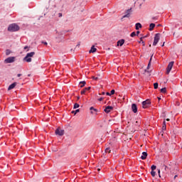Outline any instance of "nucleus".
<instances>
[{
  "instance_id": "nucleus-12",
  "label": "nucleus",
  "mask_w": 182,
  "mask_h": 182,
  "mask_svg": "<svg viewBox=\"0 0 182 182\" xmlns=\"http://www.w3.org/2000/svg\"><path fill=\"white\" fill-rule=\"evenodd\" d=\"M97 50V49L95 48V46H92L89 51V53H95V52H96Z\"/></svg>"
},
{
  "instance_id": "nucleus-17",
  "label": "nucleus",
  "mask_w": 182,
  "mask_h": 182,
  "mask_svg": "<svg viewBox=\"0 0 182 182\" xmlns=\"http://www.w3.org/2000/svg\"><path fill=\"white\" fill-rule=\"evenodd\" d=\"M155 27H156V24L151 23L149 25V31H153V29H154Z\"/></svg>"
},
{
  "instance_id": "nucleus-52",
  "label": "nucleus",
  "mask_w": 182,
  "mask_h": 182,
  "mask_svg": "<svg viewBox=\"0 0 182 182\" xmlns=\"http://www.w3.org/2000/svg\"><path fill=\"white\" fill-rule=\"evenodd\" d=\"M92 114H93V112H91Z\"/></svg>"
},
{
  "instance_id": "nucleus-2",
  "label": "nucleus",
  "mask_w": 182,
  "mask_h": 182,
  "mask_svg": "<svg viewBox=\"0 0 182 182\" xmlns=\"http://www.w3.org/2000/svg\"><path fill=\"white\" fill-rule=\"evenodd\" d=\"M34 55H35V52L28 53L26 55V58H23V60H25L28 63L32 62V58H33Z\"/></svg>"
},
{
  "instance_id": "nucleus-38",
  "label": "nucleus",
  "mask_w": 182,
  "mask_h": 182,
  "mask_svg": "<svg viewBox=\"0 0 182 182\" xmlns=\"http://www.w3.org/2000/svg\"><path fill=\"white\" fill-rule=\"evenodd\" d=\"M139 33H140V31H136V35L138 36V35H139Z\"/></svg>"
},
{
  "instance_id": "nucleus-29",
  "label": "nucleus",
  "mask_w": 182,
  "mask_h": 182,
  "mask_svg": "<svg viewBox=\"0 0 182 182\" xmlns=\"http://www.w3.org/2000/svg\"><path fill=\"white\" fill-rule=\"evenodd\" d=\"M162 130H166V121L164 122V125L162 126Z\"/></svg>"
},
{
  "instance_id": "nucleus-27",
  "label": "nucleus",
  "mask_w": 182,
  "mask_h": 182,
  "mask_svg": "<svg viewBox=\"0 0 182 182\" xmlns=\"http://www.w3.org/2000/svg\"><path fill=\"white\" fill-rule=\"evenodd\" d=\"M151 174L152 177H155L156 176V171H151Z\"/></svg>"
},
{
  "instance_id": "nucleus-37",
  "label": "nucleus",
  "mask_w": 182,
  "mask_h": 182,
  "mask_svg": "<svg viewBox=\"0 0 182 182\" xmlns=\"http://www.w3.org/2000/svg\"><path fill=\"white\" fill-rule=\"evenodd\" d=\"M21 76H22V74H18V75H17V77H21Z\"/></svg>"
},
{
  "instance_id": "nucleus-34",
  "label": "nucleus",
  "mask_w": 182,
  "mask_h": 182,
  "mask_svg": "<svg viewBox=\"0 0 182 182\" xmlns=\"http://www.w3.org/2000/svg\"><path fill=\"white\" fill-rule=\"evenodd\" d=\"M41 43H43V45H46V46L48 45V42H46V41H42Z\"/></svg>"
},
{
  "instance_id": "nucleus-30",
  "label": "nucleus",
  "mask_w": 182,
  "mask_h": 182,
  "mask_svg": "<svg viewBox=\"0 0 182 182\" xmlns=\"http://www.w3.org/2000/svg\"><path fill=\"white\" fill-rule=\"evenodd\" d=\"M105 153H110V148H107L105 149Z\"/></svg>"
},
{
  "instance_id": "nucleus-19",
  "label": "nucleus",
  "mask_w": 182,
  "mask_h": 182,
  "mask_svg": "<svg viewBox=\"0 0 182 182\" xmlns=\"http://www.w3.org/2000/svg\"><path fill=\"white\" fill-rule=\"evenodd\" d=\"M11 53H12V51H11V50H9V49L6 50V56H9V55H11Z\"/></svg>"
},
{
  "instance_id": "nucleus-28",
  "label": "nucleus",
  "mask_w": 182,
  "mask_h": 182,
  "mask_svg": "<svg viewBox=\"0 0 182 182\" xmlns=\"http://www.w3.org/2000/svg\"><path fill=\"white\" fill-rule=\"evenodd\" d=\"M130 36L132 38H134V36H136V32H132L131 34H130Z\"/></svg>"
},
{
  "instance_id": "nucleus-26",
  "label": "nucleus",
  "mask_w": 182,
  "mask_h": 182,
  "mask_svg": "<svg viewBox=\"0 0 182 182\" xmlns=\"http://www.w3.org/2000/svg\"><path fill=\"white\" fill-rule=\"evenodd\" d=\"M79 107H80L79 104L75 103V104L74 105L73 109H77Z\"/></svg>"
},
{
  "instance_id": "nucleus-4",
  "label": "nucleus",
  "mask_w": 182,
  "mask_h": 182,
  "mask_svg": "<svg viewBox=\"0 0 182 182\" xmlns=\"http://www.w3.org/2000/svg\"><path fill=\"white\" fill-rule=\"evenodd\" d=\"M159 41H160V33H156L154 36L153 46H156L159 43Z\"/></svg>"
},
{
  "instance_id": "nucleus-50",
  "label": "nucleus",
  "mask_w": 182,
  "mask_h": 182,
  "mask_svg": "<svg viewBox=\"0 0 182 182\" xmlns=\"http://www.w3.org/2000/svg\"><path fill=\"white\" fill-rule=\"evenodd\" d=\"M162 46H164V43H163Z\"/></svg>"
},
{
  "instance_id": "nucleus-18",
  "label": "nucleus",
  "mask_w": 182,
  "mask_h": 182,
  "mask_svg": "<svg viewBox=\"0 0 182 182\" xmlns=\"http://www.w3.org/2000/svg\"><path fill=\"white\" fill-rule=\"evenodd\" d=\"M85 85H86V81L80 82V87H84Z\"/></svg>"
},
{
  "instance_id": "nucleus-6",
  "label": "nucleus",
  "mask_w": 182,
  "mask_h": 182,
  "mask_svg": "<svg viewBox=\"0 0 182 182\" xmlns=\"http://www.w3.org/2000/svg\"><path fill=\"white\" fill-rule=\"evenodd\" d=\"M150 105H151V102H150L149 100H146L142 102V107L144 109H147V107H149V106H150Z\"/></svg>"
},
{
  "instance_id": "nucleus-39",
  "label": "nucleus",
  "mask_w": 182,
  "mask_h": 182,
  "mask_svg": "<svg viewBox=\"0 0 182 182\" xmlns=\"http://www.w3.org/2000/svg\"><path fill=\"white\" fill-rule=\"evenodd\" d=\"M59 17L62 16V13H59Z\"/></svg>"
},
{
  "instance_id": "nucleus-5",
  "label": "nucleus",
  "mask_w": 182,
  "mask_h": 182,
  "mask_svg": "<svg viewBox=\"0 0 182 182\" xmlns=\"http://www.w3.org/2000/svg\"><path fill=\"white\" fill-rule=\"evenodd\" d=\"M16 59L15 57H9L4 60V63H14Z\"/></svg>"
},
{
  "instance_id": "nucleus-45",
  "label": "nucleus",
  "mask_w": 182,
  "mask_h": 182,
  "mask_svg": "<svg viewBox=\"0 0 182 182\" xmlns=\"http://www.w3.org/2000/svg\"><path fill=\"white\" fill-rule=\"evenodd\" d=\"M158 174H160V169H158Z\"/></svg>"
},
{
  "instance_id": "nucleus-21",
  "label": "nucleus",
  "mask_w": 182,
  "mask_h": 182,
  "mask_svg": "<svg viewBox=\"0 0 182 182\" xmlns=\"http://www.w3.org/2000/svg\"><path fill=\"white\" fill-rule=\"evenodd\" d=\"M166 92H167V89L166 87L161 89V93H166Z\"/></svg>"
},
{
  "instance_id": "nucleus-10",
  "label": "nucleus",
  "mask_w": 182,
  "mask_h": 182,
  "mask_svg": "<svg viewBox=\"0 0 182 182\" xmlns=\"http://www.w3.org/2000/svg\"><path fill=\"white\" fill-rule=\"evenodd\" d=\"M124 45V39H121L117 41V46H123Z\"/></svg>"
},
{
  "instance_id": "nucleus-47",
  "label": "nucleus",
  "mask_w": 182,
  "mask_h": 182,
  "mask_svg": "<svg viewBox=\"0 0 182 182\" xmlns=\"http://www.w3.org/2000/svg\"><path fill=\"white\" fill-rule=\"evenodd\" d=\"M158 100H161V98H160V97H158Z\"/></svg>"
},
{
  "instance_id": "nucleus-43",
  "label": "nucleus",
  "mask_w": 182,
  "mask_h": 182,
  "mask_svg": "<svg viewBox=\"0 0 182 182\" xmlns=\"http://www.w3.org/2000/svg\"><path fill=\"white\" fill-rule=\"evenodd\" d=\"M166 122H170V119H166Z\"/></svg>"
},
{
  "instance_id": "nucleus-51",
  "label": "nucleus",
  "mask_w": 182,
  "mask_h": 182,
  "mask_svg": "<svg viewBox=\"0 0 182 182\" xmlns=\"http://www.w3.org/2000/svg\"><path fill=\"white\" fill-rule=\"evenodd\" d=\"M145 72H149V71H147V70H145Z\"/></svg>"
},
{
  "instance_id": "nucleus-49",
  "label": "nucleus",
  "mask_w": 182,
  "mask_h": 182,
  "mask_svg": "<svg viewBox=\"0 0 182 182\" xmlns=\"http://www.w3.org/2000/svg\"><path fill=\"white\" fill-rule=\"evenodd\" d=\"M159 177H161V176L160 175V173L159 174Z\"/></svg>"
},
{
  "instance_id": "nucleus-9",
  "label": "nucleus",
  "mask_w": 182,
  "mask_h": 182,
  "mask_svg": "<svg viewBox=\"0 0 182 182\" xmlns=\"http://www.w3.org/2000/svg\"><path fill=\"white\" fill-rule=\"evenodd\" d=\"M132 110L134 113H137V105L136 104H132Z\"/></svg>"
},
{
  "instance_id": "nucleus-46",
  "label": "nucleus",
  "mask_w": 182,
  "mask_h": 182,
  "mask_svg": "<svg viewBox=\"0 0 182 182\" xmlns=\"http://www.w3.org/2000/svg\"><path fill=\"white\" fill-rule=\"evenodd\" d=\"M176 178H177V175H176V176H174V179H176Z\"/></svg>"
},
{
  "instance_id": "nucleus-22",
  "label": "nucleus",
  "mask_w": 182,
  "mask_h": 182,
  "mask_svg": "<svg viewBox=\"0 0 182 182\" xmlns=\"http://www.w3.org/2000/svg\"><path fill=\"white\" fill-rule=\"evenodd\" d=\"M153 58V56H151V58H150L149 63L148 66H147V69H150V66L151 65V58Z\"/></svg>"
},
{
  "instance_id": "nucleus-3",
  "label": "nucleus",
  "mask_w": 182,
  "mask_h": 182,
  "mask_svg": "<svg viewBox=\"0 0 182 182\" xmlns=\"http://www.w3.org/2000/svg\"><path fill=\"white\" fill-rule=\"evenodd\" d=\"M173 65H174V61H171L168 63L166 68V75H168V73L171 72V69H173Z\"/></svg>"
},
{
  "instance_id": "nucleus-20",
  "label": "nucleus",
  "mask_w": 182,
  "mask_h": 182,
  "mask_svg": "<svg viewBox=\"0 0 182 182\" xmlns=\"http://www.w3.org/2000/svg\"><path fill=\"white\" fill-rule=\"evenodd\" d=\"M147 38V36H144V37H141L140 38V41H139V43H144L143 45H144V41H143V38Z\"/></svg>"
},
{
  "instance_id": "nucleus-13",
  "label": "nucleus",
  "mask_w": 182,
  "mask_h": 182,
  "mask_svg": "<svg viewBox=\"0 0 182 182\" xmlns=\"http://www.w3.org/2000/svg\"><path fill=\"white\" fill-rule=\"evenodd\" d=\"M141 159V160H146V159H147V152H142Z\"/></svg>"
},
{
  "instance_id": "nucleus-41",
  "label": "nucleus",
  "mask_w": 182,
  "mask_h": 182,
  "mask_svg": "<svg viewBox=\"0 0 182 182\" xmlns=\"http://www.w3.org/2000/svg\"><path fill=\"white\" fill-rule=\"evenodd\" d=\"M152 19L156 20V19H157V17H153Z\"/></svg>"
},
{
  "instance_id": "nucleus-32",
  "label": "nucleus",
  "mask_w": 182,
  "mask_h": 182,
  "mask_svg": "<svg viewBox=\"0 0 182 182\" xmlns=\"http://www.w3.org/2000/svg\"><path fill=\"white\" fill-rule=\"evenodd\" d=\"M66 33V31H61L60 33H58V35H65Z\"/></svg>"
},
{
  "instance_id": "nucleus-24",
  "label": "nucleus",
  "mask_w": 182,
  "mask_h": 182,
  "mask_svg": "<svg viewBox=\"0 0 182 182\" xmlns=\"http://www.w3.org/2000/svg\"><path fill=\"white\" fill-rule=\"evenodd\" d=\"M154 89H159V83L158 82H155L154 84Z\"/></svg>"
},
{
  "instance_id": "nucleus-8",
  "label": "nucleus",
  "mask_w": 182,
  "mask_h": 182,
  "mask_svg": "<svg viewBox=\"0 0 182 182\" xmlns=\"http://www.w3.org/2000/svg\"><path fill=\"white\" fill-rule=\"evenodd\" d=\"M111 110H113V107L107 106L104 109V112H105V113H110Z\"/></svg>"
},
{
  "instance_id": "nucleus-15",
  "label": "nucleus",
  "mask_w": 182,
  "mask_h": 182,
  "mask_svg": "<svg viewBox=\"0 0 182 182\" xmlns=\"http://www.w3.org/2000/svg\"><path fill=\"white\" fill-rule=\"evenodd\" d=\"M87 90H90V87H85V89L81 90V95H85Z\"/></svg>"
},
{
  "instance_id": "nucleus-36",
  "label": "nucleus",
  "mask_w": 182,
  "mask_h": 182,
  "mask_svg": "<svg viewBox=\"0 0 182 182\" xmlns=\"http://www.w3.org/2000/svg\"><path fill=\"white\" fill-rule=\"evenodd\" d=\"M107 96H111V94L109 92H106Z\"/></svg>"
},
{
  "instance_id": "nucleus-14",
  "label": "nucleus",
  "mask_w": 182,
  "mask_h": 182,
  "mask_svg": "<svg viewBox=\"0 0 182 182\" xmlns=\"http://www.w3.org/2000/svg\"><path fill=\"white\" fill-rule=\"evenodd\" d=\"M16 86V82H14L9 86L8 90H12Z\"/></svg>"
},
{
  "instance_id": "nucleus-11",
  "label": "nucleus",
  "mask_w": 182,
  "mask_h": 182,
  "mask_svg": "<svg viewBox=\"0 0 182 182\" xmlns=\"http://www.w3.org/2000/svg\"><path fill=\"white\" fill-rule=\"evenodd\" d=\"M130 12H132V9L127 10V14L123 16V18H129L130 16Z\"/></svg>"
},
{
  "instance_id": "nucleus-23",
  "label": "nucleus",
  "mask_w": 182,
  "mask_h": 182,
  "mask_svg": "<svg viewBox=\"0 0 182 182\" xmlns=\"http://www.w3.org/2000/svg\"><path fill=\"white\" fill-rule=\"evenodd\" d=\"M151 171H154V170H156V168H157V166H156V165H152L151 166Z\"/></svg>"
},
{
  "instance_id": "nucleus-40",
  "label": "nucleus",
  "mask_w": 182,
  "mask_h": 182,
  "mask_svg": "<svg viewBox=\"0 0 182 182\" xmlns=\"http://www.w3.org/2000/svg\"><path fill=\"white\" fill-rule=\"evenodd\" d=\"M101 95H106V93L105 92H102Z\"/></svg>"
},
{
  "instance_id": "nucleus-42",
  "label": "nucleus",
  "mask_w": 182,
  "mask_h": 182,
  "mask_svg": "<svg viewBox=\"0 0 182 182\" xmlns=\"http://www.w3.org/2000/svg\"><path fill=\"white\" fill-rule=\"evenodd\" d=\"M26 49H28V46H25L24 47V50H26Z\"/></svg>"
},
{
  "instance_id": "nucleus-7",
  "label": "nucleus",
  "mask_w": 182,
  "mask_h": 182,
  "mask_svg": "<svg viewBox=\"0 0 182 182\" xmlns=\"http://www.w3.org/2000/svg\"><path fill=\"white\" fill-rule=\"evenodd\" d=\"M55 134L58 136H63V134H65V131L63 129H57L55 130Z\"/></svg>"
},
{
  "instance_id": "nucleus-44",
  "label": "nucleus",
  "mask_w": 182,
  "mask_h": 182,
  "mask_svg": "<svg viewBox=\"0 0 182 182\" xmlns=\"http://www.w3.org/2000/svg\"><path fill=\"white\" fill-rule=\"evenodd\" d=\"M167 168H168V167H167L166 166H165V170H167Z\"/></svg>"
},
{
  "instance_id": "nucleus-31",
  "label": "nucleus",
  "mask_w": 182,
  "mask_h": 182,
  "mask_svg": "<svg viewBox=\"0 0 182 182\" xmlns=\"http://www.w3.org/2000/svg\"><path fill=\"white\" fill-rule=\"evenodd\" d=\"M90 110H94V112H97V109H95V107H91L90 108Z\"/></svg>"
},
{
  "instance_id": "nucleus-25",
  "label": "nucleus",
  "mask_w": 182,
  "mask_h": 182,
  "mask_svg": "<svg viewBox=\"0 0 182 182\" xmlns=\"http://www.w3.org/2000/svg\"><path fill=\"white\" fill-rule=\"evenodd\" d=\"M80 110L79 109H76L75 111H72L71 113L74 114H77V113H79Z\"/></svg>"
},
{
  "instance_id": "nucleus-16",
  "label": "nucleus",
  "mask_w": 182,
  "mask_h": 182,
  "mask_svg": "<svg viewBox=\"0 0 182 182\" xmlns=\"http://www.w3.org/2000/svg\"><path fill=\"white\" fill-rule=\"evenodd\" d=\"M140 28H141V23H136L135 24V29H136V31H139V29H140Z\"/></svg>"
},
{
  "instance_id": "nucleus-33",
  "label": "nucleus",
  "mask_w": 182,
  "mask_h": 182,
  "mask_svg": "<svg viewBox=\"0 0 182 182\" xmlns=\"http://www.w3.org/2000/svg\"><path fill=\"white\" fill-rule=\"evenodd\" d=\"M114 93H115L114 90H112L111 92H110L111 96H112V95H114Z\"/></svg>"
},
{
  "instance_id": "nucleus-48",
  "label": "nucleus",
  "mask_w": 182,
  "mask_h": 182,
  "mask_svg": "<svg viewBox=\"0 0 182 182\" xmlns=\"http://www.w3.org/2000/svg\"><path fill=\"white\" fill-rule=\"evenodd\" d=\"M95 80H97V77H95Z\"/></svg>"
},
{
  "instance_id": "nucleus-1",
  "label": "nucleus",
  "mask_w": 182,
  "mask_h": 182,
  "mask_svg": "<svg viewBox=\"0 0 182 182\" xmlns=\"http://www.w3.org/2000/svg\"><path fill=\"white\" fill-rule=\"evenodd\" d=\"M18 29H19V26L15 23H12L9 25L8 27L9 32H16L18 31Z\"/></svg>"
},
{
  "instance_id": "nucleus-35",
  "label": "nucleus",
  "mask_w": 182,
  "mask_h": 182,
  "mask_svg": "<svg viewBox=\"0 0 182 182\" xmlns=\"http://www.w3.org/2000/svg\"><path fill=\"white\" fill-rule=\"evenodd\" d=\"M103 99H104L103 97H100L98 99V100H99V102H102V100H103Z\"/></svg>"
}]
</instances>
